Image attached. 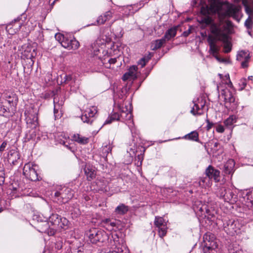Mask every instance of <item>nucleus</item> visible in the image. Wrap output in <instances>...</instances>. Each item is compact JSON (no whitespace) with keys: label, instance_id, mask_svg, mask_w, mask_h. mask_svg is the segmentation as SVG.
<instances>
[{"label":"nucleus","instance_id":"1","mask_svg":"<svg viewBox=\"0 0 253 253\" xmlns=\"http://www.w3.org/2000/svg\"><path fill=\"white\" fill-rule=\"evenodd\" d=\"M240 9V6H236L227 1H219L218 0H212L211 5L201 7V12L204 15H208L210 13L217 14V22H212L211 18L209 16L204 18L202 22L207 25H211V33L218 41H221L224 43L225 53H228L231 50L229 35L231 33L233 27L232 22L229 20H225V19L232 17L239 21L238 13Z\"/></svg>","mask_w":253,"mask_h":253},{"label":"nucleus","instance_id":"2","mask_svg":"<svg viewBox=\"0 0 253 253\" xmlns=\"http://www.w3.org/2000/svg\"><path fill=\"white\" fill-rule=\"evenodd\" d=\"M228 85L230 89H223L220 95L224 99L226 108L233 111L237 108L238 101L235 95L236 90L233 88V84L230 81Z\"/></svg>","mask_w":253,"mask_h":253},{"label":"nucleus","instance_id":"3","mask_svg":"<svg viewBox=\"0 0 253 253\" xmlns=\"http://www.w3.org/2000/svg\"><path fill=\"white\" fill-rule=\"evenodd\" d=\"M86 235L92 244L106 243L109 239L108 234L104 230L95 228L88 231Z\"/></svg>","mask_w":253,"mask_h":253},{"label":"nucleus","instance_id":"4","mask_svg":"<svg viewBox=\"0 0 253 253\" xmlns=\"http://www.w3.org/2000/svg\"><path fill=\"white\" fill-rule=\"evenodd\" d=\"M203 240V253H217L218 246L214 235L207 233L204 235Z\"/></svg>","mask_w":253,"mask_h":253},{"label":"nucleus","instance_id":"5","mask_svg":"<svg viewBox=\"0 0 253 253\" xmlns=\"http://www.w3.org/2000/svg\"><path fill=\"white\" fill-rule=\"evenodd\" d=\"M38 112L36 108L32 106L27 109L24 113L27 126L32 129L36 128L39 125Z\"/></svg>","mask_w":253,"mask_h":253},{"label":"nucleus","instance_id":"6","mask_svg":"<svg viewBox=\"0 0 253 253\" xmlns=\"http://www.w3.org/2000/svg\"><path fill=\"white\" fill-rule=\"evenodd\" d=\"M74 196L73 191L68 187H64L59 189L54 193V198L56 202L64 204L69 201Z\"/></svg>","mask_w":253,"mask_h":253},{"label":"nucleus","instance_id":"7","mask_svg":"<svg viewBox=\"0 0 253 253\" xmlns=\"http://www.w3.org/2000/svg\"><path fill=\"white\" fill-rule=\"evenodd\" d=\"M241 227L242 226L238 220H229L223 224L224 231L231 236L240 233Z\"/></svg>","mask_w":253,"mask_h":253},{"label":"nucleus","instance_id":"8","mask_svg":"<svg viewBox=\"0 0 253 253\" xmlns=\"http://www.w3.org/2000/svg\"><path fill=\"white\" fill-rule=\"evenodd\" d=\"M36 167V165L30 163H27L24 165L23 173L27 179L34 181L39 180Z\"/></svg>","mask_w":253,"mask_h":253},{"label":"nucleus","instance_id":"9","mask_svg":"<svg viewBox=\"0 0 253 253\" xmlns=\"http://www.w3.org/2000/svg\"><path fill=\"white\" fill-rule=\"evenodd\" d=\"M120 119L122 122H126V124L129 128L133 126V122L132 120V115L130 109L127 108L126 105L125 107L123 105L120 106Z\"/></svg>","mask_w":253,"mask_h":253},{"label":"nucleus","instance_id":"10","mask_svg":"<svg viewBox=\"0 0 253 253\" xmlns=\"http://www.w3.org/2000/svg\"><path fill=\"white\" fill-rule=\"evenodd\" d=\"M97 107L92 106L86 108L81 117V119L84 123L91 124L93 121V117L97 113Z\"/></svg>","mask_w":253,"mask_h":253},{"label":"nucleus","instance_id":"11","mask_svg":"<svg viewBox=\"0 0 253 253\" xmlns=\"http://www.w3.org/2000/svg\"><path fill=\"white\" fill-rule=\"evenodd\" d=\"M194 106L191 110V113L194 115H201L204 113L206 101L203 98H198L194 101Z\"/></svg>","mask_w":253,"mask_h":253},{"label":"nucleus","instance_id":"12","mask_svg":"<svg viewBox=\"0 0 253 253\" xmlns=\"http://www.w3.org/2000/svg\"><path fill=\"white\" fill-rule=\"evenodd\" d=\"M154 224L158 228L159 236L161 237L165 236L166 235L168 227L164 218L162 217L156 216Z\"/></svg>","mask_w":253,"mask_h":253},{"label":"nucleus","instance_id":"13","mask_svg":"<svg viewBox=\"0 0 253 253\" xmlns=\"http://www.w3.org/2000/svg\"><path fill=\"white\" fill-rule=\"evenodd\" d=\"M205 174L211 181L213 179L215 182H218L220 180V171L211 165L206 169Z\"/></svg>","mask_w":253,"mask_h":253},{"label":"nucleus","instance_id":"14","mask_svg":"<svg viewBox=\"0 0 253 253\" xmlns=\"http://www.w3.org/2000/svg\"><path fill=\"white\" fill-rule=\"evenodd\" d=\"M49 221L54 225H57L60 227H63L62 225L67 224V220L65 218H61L57 214H52L49 217Z\"/></svg>","mask_w":253,"mask_h":253},{"label":"nucleus","instance_id":"15","mask_svg":"<svg viewBox=\"0 0 253 253\" xmlns=\"http://www.w3.org/2000/svg\"><path fill=\"white\" fill-rule=\"evenodd\" d=\"M63 47L70 49H76L80 45L79 42L74 38L69 39L66 37L64 41L62 42V45Z\"/></svg>","mask_w":253,"mask_h":253},{"label":"nucleus","instance_id":"16","mask_svg":"<svg viewBox=\"0 0 253 253\" xmlns=\"http://www.w3.org/2000/svg\"><path fill=\"white\" fill-rule=\"evenodd\" d=\"M69 253H83L84 244L78 240L74 241L70 246Z\"/></svg>","mask_w":253,"mask_h":253},{"label":"nucleus","instance_id":"17","mask_svg":"<svg viewBox=\"0 0 253 253\" xmlns=\"http://www.w3.org/2000/svg\"><path fill=\"white\" fill-rule=\"evenodd\" d=\"M224 193L221 194L220 196L222 197L224 201L227 202H231L233 203L236 201V196L234 194L233 192L229 188H224Z\"/></svg>","mask_w":253,"mask_h":253},{"label":"nucleus","instance_id":"18","mask_svg":"<svg viewBox=\"0 0 253 253\" xmlns=\"http://www.w3.org/2000/svg\"><path fill=\"white\" fill-rule=\"evenodd\" d=\"M101 226L108 231L113 230L117 226V221L115 219L106 218L102 220Z\"/></svg>","mask_w":253,"mask_h":253},{"label":"nucleus","instance_id":"19","mask_svg":"<svg viewBox=\"0 0 253 253\" xmlns=\"http://www.w3.org/2000/svg\"><path fill=\"white\" fill-rule=\"evenodd\" d=\"M99 58H100L102 63L106 68H111V65L114 64L117 62L116 58H110L109 56L107 54H105L102 57L99 56Z\"/></svg>","mask_w":253,"mask_h":253},{"label":"nucleus","instance_id":"20","mask_svg":"<svg viewBox=\"0 0 253 253\" xmlns=\"http://www.w3.org/2000/svg\"><path fill=\"white\" fill-rule=\"evenodd\" d=\"M54 114L55 117V119H57L60 118L61 116L60 115V113H59V110L61 109V108L63 104V102L62 101H61L60 102L59 101L58 98L57 97H55L54 98Z\"/></svg>","mask_w":253,"mask_h":253},{"label":"nucleus","instance_id":"21","mask_svg":"<svg viewBox=\"0 0 253 253\" xmlns=\"http://www.w3.org/2000/svg\"><path fill=\"white\" fill-rule=\"evenodd\" d=\"M235 163L233 159H229L224 165L223 171L226 174H230L233 172Z\"/></svg>","mask_w":253,"mask_h":253},{"label":"nucleus","instance_id":"22","mask_svg":"<svg viewBox=\"0 0 253 253\" xmlns=\"http://www.w3.org/2000/svg\"><path fill=\"white\" fill-rule=\"evenodd\" d=\"M195 210L197 212H200L202 215H204L205 217L208 216V218H210V216L211 215L210 213V210L208 208V206L206 204H200Z\"/></svg>","mask_w":253,"mask_h":253},{"label":"nucleus","instance_id":"23","mask_svg":"<svg viewBox=\"0 0 253 253\" xmlns=\"http://www.w3.org/2000/svg\"><path fill=\"white\" fill-rule=\"evenodd\" d=\"M63 239L61 237H58L55 239L51 245L52 251L57 252L61 250L63 247Z\"/></svg>","mask_w":253,"mask_h":253},{"label":"nucleus","instance_id":"24","mask_svg":"<svg viewBox=\"0 0 253 253\" xmlns=\"http://www.w3.org/2000/svg\"><path fill=\"white\" fill-rule=\"evenodd\" d=\"M0 115L6 117H9L12 115V112H10L9 108L4 103H0Z\"/></svg>","mask_w":253,"mask_h":253},{"label":"nucleus","instance_id":"25","mask_svg":"<svg viewBox=\"0 0 253 253\" xmlns=\"http://www.w3.org/2000/svg\"><path fill=\"white\" fill-rule=\"evenodd\" d=\"M112 17V13L110 11L105 12L103 15H100L97 19L98 24H103L106 21L109 20Z\"/></svg>","mask_w":253,"mask_h":253},{"label":"nucleus","instance_id":"26","mask_svg":"<svg viewBox=\"0 0 253 253\" xmlns=\"http://www.w3.org/2000/svg\"><path fill=\"white\" fill-rule=\"evenodd\" d=\"M241 0H234L235 2L238 3ZM242 4L244 6L245 8V11L249 15V16L253 15V9L252 7L249 5V0H242Z\"/></svg>","mask_w":253,"mask_h":253},{"label":"nucleus","instance_id":"27","mask_svg":"<svg viewBox=\"0 0 253 253\" xmlns=\"http://www.w3.org/2000/svg\"><path fill=\"white\" fill-rule=\"evenodd\" d=\"M177 28L176 27L171 28L169 29L165 33L163 38L166 42L169 41L171 38H173L176 34Z\"/></svg>","mask_w":253,"mask_h":253},{"label":"nucleus","instance_id":"28","mask_svg":"<svg viewBox=\"0 0 253 253\" xmlns=\"http://www.w3.org/2000/svg\"><path fill=\"white\" fill-rule=\"evenodd\" d=\"M166 42L165 40L162 38L161 39L153 41L151 44V48L153 50H156L161 47V46Z\"/></svg>","mask_w":253,"mask_h":253},{"label":"nucleus","instance_id":"29","mask_svg":"<svg viewBox=\"0 0 253 253\" xmlns=\"http://www.w3.org/2000/svg\"><path fill=\"white\" fill-rule=\"evenodd\" d=\"M73 138L74 141L81 144H86L88 142V138L82 136L79 134H75Z\"/></svg>","mask_w":253,"mask_h":253},{"label":"nucleus","instance_id":"30","mask_svg":"<svg viewBox=\"0 0 253 253\" xmlns=\"http://www.w3.org/2000/svg\"><path fill=\"white\" fill-rule=\"evenodd\" d=\"M185 139L191 141L199 142V134L196 131H193L190 133L184 135L183 137Z\"/></svg>","mask_w":253,"mask_h":253},{"label":"nucleus","instance_id":"31","mask_svg":"<svg viewBox=\"0 0 253 253\" xmlns=\"http://www.w3.org/2000/svg\"><path fill=\"white\" fill-rule=\"evenodd\" d=\"M84 170L88 180H91L95 177L96 172L94 169L91 168L86 167Z\"/></svg>","mask_w":253,"mask_h":253},{"label":"nucleus","instance_id":"32","mask_svg":"<svg viewBox=\"0 0 253 253\" xmlns=\"http://www.w3.org/2000/svg\"><path fill=\"white\" fill-rule=\"evenodd\" d=\"M128 211V207L124 204H121L116 207L115 212L118 214L123 215Z\"/></svg>","mask_w":253,"mask_h":253},{"label":"nucleus","instance_id":"33","mask_svg":"<svg viewBox=\"0 0 253 253\" xmlns=\"http://www.w3.org/2000/svg\"><path fill=\"white\" fill-rule=\"evenodd\" d=\"M137 69V67L135 66H132V67H130L128 71L123 76V80L125 81L127 80L129 77H133L135 76Z\"/></svg>","mask_w":253,"mask_h":253},{"label":"nucleus","instance_id":"34","mask_svg":"<svg viewBox=\"0 0 253 253\" xmlns=\"http://www.w3.org/2000/svg\"><path fill=\"white\" fill-rule=\"evenodd\" d=\"M199 185L202 187H209L212 184L211 181L208 176L201 177L199 180Z\"/></svg>","mask_w":253,"mask_h":253},{"label":"nucleus","instance_id":"35","mask_svg":"<svg viewBox=\"0 0 253 253\" xmlns=\"http://www.w3.org/2000/svg\"><path fill=\"white\" fill-rule=\"evenodd\" d=\"M250 58V54L248 51L241 50L238 52L237 55V60L239 61H242L246 59L249 60Z\"/></svg>","mask_w":253,"mask_h":253},{"label":"nucleus","instance_id":"36","mask_svg":"<svg viewBox=\"0 0 253 253\" xmlns=\"http://www.w3.org/2000/svg\"><path fill=\"white\" fill-rule=\"evenodd\" d=\"M11 24H13V26L15 27V29L18 31L20 30L23 24V20H21V17H18L12 21Z\"/></svg>","mask_w":253,"mask_h":253},{"label":"nucleus","instance_id":"37","mask_svg":"<svg viewBox=\"0 0 253 253\" xmlns=\"http://www.w3.org/2000/svg\"><path fill=\"white\" fill-rule=\"evenodd\" d=\"M19 159V154L18 152L16 151H11L10 153L8 154V159L10 161H12V163L14 161H17V160Z\"/></svg>","mask_w":253,"mask_h":253},{"label":"nucleus","instance_id":"38","mask_svg":"<svg viewBox=\"0 0 253 253\" xmlns=\"http://www.w3.org/2000/svg\"><path fill=\"white\" fill-rule=\"evenodd\" d=\"M236 122V118L234 116H229L224 121V125L227 127L231 126Z\"/></svg>","mask_w":253,"mask_h":253},{"label":"nucleus","instance_id":"39","mask_svg":"<svg viewBox=\"0 0 253 253\" xmlns=\"http://www.w3.org/2000/svg\"><path fill=\"white\" fill-rule=\"evenodd\" d=\"M241 249L237 244H233L229 246L228 251L229 253H237Z\"/></svg>","mask_w":253,"mask_h":253},{"label":"nucleus","instance_id":"40","mask_svg":"<svg viewBox=\"0 0 253 253\" xmlns=\"http://www.w3.org/2000/svg\"><path fill=\"white\" fill-rule=\"evenodd\" d=\"M247 206L251 208L253 210V193L247 195Z\"/></svg>","mask_w":253,"mask_h":253},{"label":"nucleus","instance_id":"41","mask_svg":"<svg viewBox=\"0 0 253 253\" xmlns=\"http://www.w3.org/2000/svg\"><path fill=\"white\" fill-rule=\"evenodd\" d=\"M245 26L248 30H251L253 28V21L252 20V17L250 15L249 16L248 18L245 21Z\"/></svg>","mask_w":253,"mask_h":253},{"label":"nucleus","instance_id":"42","mask_svg":"<svg viewBox=\"0 0 253 253\" xmlns=\"http://www.w3.org/2000/svg\"><path fill=\"white\" fill-rule=\"evenodd\" d=\"M219 48L216 44L210 46L209 52L213 55H216L218 52Z\"/></svg>","mask_w":253,"mask_h":253},{"label":"nucleus","instance_id":"43","mask_svg":"<svg viewBox=\"0 0 253 253\" xmlns=\"http://www.w3.org/2000/svg\"><path fill=\"white\" fill-rule=\"evenodd\" d=\"M112 147L110 144L102 146V152L104 155H107L111 152Z\"/></svg>","mask_w":253,"mask_h":253},{"label":"nucleus","instance_id":"44","mask_svg":"<svg viewBox=\"0 0 253 253\" xmlns=\"http://www.w3.org/2000/svg\"><path fill=\"white\" fill-rule=\"evenodd\" d=\"M5 173L3 167H0V185H2L4 182Z\"/></svg>","mask_w":253,"mask_h":253},{"label":"nucleus","instance_id":"45","mask_svg":"<svg viewBox=\"0 0 253 253\" xmlns=\"http://www.w3.org/2000/svg\"><path fill=\"white\" fill-rule=\"evenodd\" d=\"M55 38L62 45V42L64 41L66 37L60 33H57L55 34Z\"/></svg>","mask_w":253,"mask_h":253},{"label":"nucleus","instance_id":"46","mask_svg":"<svg viewBox=\"0 0 253 253\" xmlns=\"http://www.w3.org/2000/svg\"><path fill=\"white\" fill-rule=\"evenodd\" d=\"M214 38L212 37L211 36H209L208 38V42L209 43V46L214 45L216 43V41H218L216 38L214 36Z\"/></svg>","mask_w":253,"mask_h":253},{"label":"nucleus","instance_id":"47","mask_svg":"<svg viewBox=\"0 0 253 253\" xmlns=\"http://www.w3.org/2000/svg\"><path fill=\"white\" fill-rule=\"evenodd\" d=\"M74 77H73V76H72L71 75H65V76L64 77V83L67 84H70V82L73 81Z\"/></svg>","mask_w":253,"mask_h":253},{"label":"nucleus","instance_id":"48","mask_svg":"<svg viewBox=\"0 0 253 253\" xmlns=\"http://www.w3.org/2000/svg\"><path fill=\"white\" fill-rule=\"evenodd\" d=\"M77 80L74 77L73 78V81L70 82V84H68L71 86V87H74L75 88H79V84L78 83H76Z\"/></svg>","mask_w":253,"mask_h":253},{"label":"nucleus","instance_id":"49","mask_svg":"<svg viewBox=\"0 0 253 253\" xmlns=\"http://www.w3.org/2000/svg\"><path fill=\"white\" fill-rule=\"evenodd\" d=\"M6 99L4 103L5 104L7 103L10 104L11 103H13L14 99L15 98V97H14V96H10V95H9V96H6Z\"/></svg>","mask_w":253,"mask_h":253},{"label":"nucleus","instance_id":"50","mask_svg":"<svg viewBox=\"0 0 253 253\" xmlns=\"http://www.w3.org/2000/svg\"><path fill=\"white\" fill-rule=\"evenodd\" d=\"M136 160L137 161V162L136 163V165L137 167H140L142 165V162L143 160V156L141 155H139L137 156L136 158Z\"/></svg>","mask_w":253,"mask_h":253},{"label":"nucleus","instance_id":"51","mask_svg":"<svg viewBox=\"0 0 253 253\" xmlns=\"http://www.w3.org/2000/svg\"><path fill=\"white\" fill-rule=\"evenodd\" d=\"M133 8V6H132V5H127L125 8L126 10H128V14H132L136 11V10H134Z\"/></svg>","mask_w":253,"mask_h":253},{"label":"nucleus","instance_id":"52","mask_svg":"<svg viewBox=\"0 0 253 253\" xmlns=\"http://www.w3.org/2000/svg\"><path fill=\"white\" fill-rule=\"evenodd\" d=\"M111 117L113 119V121H121L120 119V114L117 113H114L111 115Z\"/></svg>","mask_w":253,"mask_h":253},{"label":"nucleus","instance_id":"53","mask_svg":"<svg viewBox=\"0 0 253 253\" xmlns=\"http://www.w3.org/2000/svg\"><path fill=\"white\" fill-rule=\"evenodd\" d=\"M216 130L218 132L223 133L224 131V128L222 125H218L216 127Z\"/></svg>","mask_w":253,"mask_h":253},{"label":"nucleus","instance_id":"54","mask_svg":"<svg viewBox=\"0 0 253 253\" xmlns=\"http://www.w3.org/2000/svg\"><path fill=\"white\" fill-rule=\"evenodd\" d=\"M240 84L242 85V89L244 88L247 85V80L246 79H242L240 81Z\"/></svg>","mask_w":253,"mask_h":253},{"label":"nucleus","instance_id":"55","mask_svg":"<svg viewBox=\"0 0 253 253\" xmlns=\"http://www.w3.org/2000/svg\"><path fill=\"white\" fill-rule=\"evenodd\" d=\"M249 60H247V59H244V61L242 62L241 66L243 68H246L248 66V62Z\"/></svg>","mask_w":253,"mask_h":253},{"label":"nucleus","instance_id":"56","mask_svg":"<svg viewBox=\"0 0 253 253\" xmlns=\"http://www.w3.org/2000/svg\"><path fill=\"white\" fill-rule=\"evenodd\" d=\"M113 121V119L112 118V117L110 116H109L107 119V120L105 121V122H104V124L103 125H106V124H111Z\"/></svg>","mask_w":253,"mask_h":253},{"label":"nucleus","instance_id":"57","mask_svg":"<svg viewBox=\"0 0 253 253\" xmlns=\"http://www.w3.org/2000/svg\"><path fill=\"white\" fill-rule=\"evenodd\" d=\"M7 143L5 142H3L1 145L0 146V151L2 152L4 150L6 146Z\"/></svg>","mask_w":253,"mask_h":253},{"label":"nucleus","instance_id":"58","mask_svg":"<svg viewBox=\"0 0 253 253\" xmlns=\"http://www.w3.org/2000/svg\"><path fill=\"white\" fill-rule=\"evenodd\" d=\"M146 61L144 58H142L139 62V64L141 65L142 67H143L146 65Z\"/></svg>","mask_w":253,"mask_h":253},{"label":"nucleus","instance_id":"59","mask_svg":"<svg viewBox=\"0 0 253 253\" xmlns=\"http://www.w3.org/2000/svg\"><path fill=\"white\" fill-rule=\"evenodd\" d=\"M207 128L208 130H209L212 127L213 124V123H211L209 121V120H207Z\"/></svg>","mask_w":253,"mask_h":253},{"label":"nucleus","instance_id":"60","mask_svg":"<svg viewBox=\"0 0 253 253\" xmlns=\"http://www.w3.org/2000/svg\"><path fill=\"white\" fill-rule=\"evenodd\" d=\"M217 60H218V61L219 62H224V60L223 59H221L220 58H219L218 56H217V54H216V55H213V56Z\"/></svg>","mask_w":253,"mask_h":253},{"label":"nucleus","instance_id":"61","mask_svg":"<svg viewBox=\"0 0 253 253\" xmlns=\"http://www.w3.org/2000/svg\"><path fill=\"white\" fill-rule=\"evenodd\" d=\"M100 52V50L99 49H98L97 50L94 51V55L95 56H98L99 53Z\"/></svg>","mask_w":253,"mask_h":253},{"label":"nucleus","instance_id":"62","mask_svg":"<svg viewBox=\"0 0 253 253\" xmlns=\"http://www.w3.org/2000/svg\"><path fill=\"white\" fill-rule=\"evenodd\" d=\"M35 136V131H34L32 132L31 136L29 138L28 137V139H32L34 137V136Z\"/></svg>","mask_w":253,"mask_h":253},{"label":"nucleus","instance_id":"63","mask_svg":"<svg viewBox=\"0 0 253 253\" xmlns=\"http://www.w3.org/2000/svg\"><path fill=\"white\" fill-rule=\"evenodd\" d=\"M60 143L61 144H64L65 143V141L64 140L61 139Z\"/></svg>","mask_w":253,"mask_h":253},{"label":"nucleus","instance_id":"64","mask_svg":"<svg viewBox=\"0 0 253 253\" xmlns=\"http://www.w3.org/2000/svg\"><path fill=\"white\" fill-rule=\"evenodd\" d=\"M253 79V76H249L248 77V80H252Z\"/></svg>","mask_w":253,"mask_h":253}]
</instances>
